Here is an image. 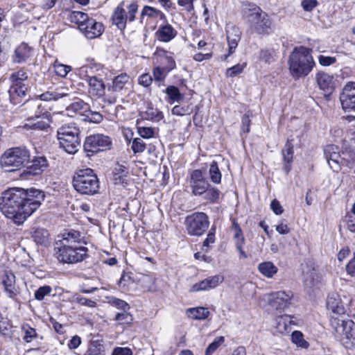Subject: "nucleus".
<instances>
[{"label":"nucleus","instance_id":"29","mask_svg":"<svg viewBox=\"0 0 355 355\" xmlns=\"http://www.w3.org/2000/svg\"><path fill=\"white\" fill-rule=\"evenodd\" d=\"M129 173L128 168L119 163L116 164L113 170V181L115 184H122Z\"/></svg>","mask_w":355,"mask_h":355},{"label":"nucleus","instance_id":"8","mask_svg":"<svg viewBox=\"0 0 355 355\" xmlns=\"http://www.w3.org/2000/svg\"><path fill=\"white\" fill-rule=\"evenodd\" d=\"M138 8L137 1H132L130 3L125 1H121L112 12L111 17L112 24L119 30L123 31L128 21L132 22L135 20Z\"/></svg>","mask_w":355,"mask_h":355},{"label":"nucleus","instance_id":"20","mask_svg":"<svg viewBox=\"0 0 355 355\" xmlns=\"http://www.w3.org/2000/svg\"><path fill=\"white\" fill-rule=\"evenodd\" d=\"M28 88V84L11 85L8 90L10 103L13 105L21 103L26 97Z\"/></svg>","mask_w":355,"mask_h":355},{"label":"nucleus","instance_id":"33","mask_svg":"<svg viewBox=\"0 0 355 355\" xmlns=\"http://www.w3.org/2000/svg\"><path fill=\"white\" fill-rule=\"evenodd\" d=\"M259 271L266 277L272 278L277 274L278 268L271 261H264L258 265Z\"/></svg>","mask_w":355,"mask_h":355},{"label":"nucleus","instance_id":"60","mask_svg":"<svg viewBox=\"0 0 355 355\" xmlns=\"http://www.w3.org/2000/svg\"><path fill=\"white\" fill-rule=\"evenodd\" d=\"M74 302H76V303H78L82 306H87L91 307V308L95 307L96 305V302H94L92 300L87 299L86 297H82L80 295H75L74 296Z\"/></svg>","mask_w":355,"mask_h":355},{"label":"nucleus","instance_id":"46","mask_svg":"<svg viewBox=\"0 0 355 355\" xmlns=\"http://www.w3.org/2000/svg\"><path fill=\"white\" fill-rule=\"evenodd\" d=\"M193 112V107L190 105H178L173 107L171 113L176 116L189 115Z\"/></svg>","mask_w":355,"mask_h":355},{"label":"nucleus","instance_id":"2","mask_svg":"<svg viewBox=\"0 0 355 355\" xmlns=\"http://www.w3.org/2000/svg\"><path fill=\"white\" fill-rule=\"evenodd\" d=\"M312 50L303 46L295 47L289 55L290 73L295 79L308 76L315 66Z\"/></svg>","mask_w":355,"mask_h":355},{"label":"nucleus","instance_id":"34","mask_svg":"<svg viewBox=\"0 0 355 355\" xmlns=\"http://www.w3.org/2000/svg\"><path fill=\"white\" fill-rule=\"evenodd\" d=\"M89 19L90 17L87 13L80 11H72L69 15L71 22L77 24L79 30Z\"/></svg>","mask_w":355,"mask_h":355},{"label":"nucleus","instance_id":"64","mask_svg":"<svg viewBox=\"0 0 355 355\" xmlns=\"http://www.w3.org/2000/svg\"><path fill=\"white\" fill-rule=\"evenodd\" d=\"M71 70V67L68 65L60 64L55 66V73L61 77H65Z\"/></svg>","mask_w":355,"mask_h":355},{"label":"nucleus","instance_id":"37","mask_svg":"<svg viewBox=\"0 0 355 355\" xmlns=\"http://www.w3.org/2000/svg\"><path fill=\"white\" fill-rule=\"evenodd\" d=\"M10 80L12 83L11 85L27 84L28 75L26 71L21 69L17 71L13 72L10 76Z\"/></svg>","mask_w":355,"mask_h":355},{"label":"nucleus","instance_id":"28","mask_svg":"<svg viewBox=\"0 0 355 355\" xmlns=\"http://www.w3.org/2000/svg\"><path fill=\"white\" fill-rule=\"evenodd\" d=\"M130 77L125 73H123L116 76L112 81V85L108 86V90L114 92H119L122 91L125 85L129 82Z\"/></svg>","mask_w":355,"mask_h":355},{"label":"nucleus","instance_id":"56","mask_svg":"<svg viewBox=\"0 0 355 355\" xmlns=\"http://www.w3.org/2000/svg\"><path fill=\"white\" fill-rule=\"evenodd\" d=\"M131 148L134 153H141L145 150L146 144L141 138H135L132 141Z\"/></svg>","mask_w":355,"mask_h":355},{"label":"nucleus","instance_id":"45","mask_svg":"<svg viewBox=\"0 0 355 355\" xmlns=\"http://www.w3.org/2000/svg\"><path fill=\"white\" fill-rule=\"evenodd\" d=\"M293 145L291 141L288 140L282 150L284 161L291 164L293 162Z\"/></svg>","mask_w":355,"mask_h":355},{"label":"nucleus","instance_id":"42","mask_svg":"<svg viewBox=\"0 0 355 355\" xmlns=\"http://www.w3.org/2000/svg\"><path fill=\"white\" fill-rule=\"evenodd\" d=\"M164 92L168 95L170 100L174 101H181L184 98V95L182 94L179 89L173 85L167 87Z\"/></svg>","mask_w":355,"mask_h":355},{"label":"nucleus","instance_id":"40","mask_svg":"<svg viewBox=\"0 0 355 355\" xmlns=\"http://www.w3.org/2000/svg\"><path fill=\"white\" fill-rule=\"evenodd\" d=\"M220 191L214 187H210L207 188L205 194L204 198L209 201L211 203H218L220 196Z\"/></svg>","mask_w":355,"mask_h":355},{"label":"nucleus","instance_id":"31","mask_svg":"<svg viewBox=\"0 0 355 355\" xmlns=\"http://www.w3.org/2000/svg\"><path fill=\"white\" fill-rule=\"evenodd\" d=\"M89 108V105L80 98H76L73 102L70 103L67 107V111L69 113H79L81 116L82 114H85Z\"/></svg>","mask_w":355,"mask_h":355},{"label":"nucleus","instance_id":"23","mask_svg":"<svg viewBox=\"0 0 355 355\" xmlns=\"http://www.w3.org/2000/svg\"><path fill=\"white\" fill-rule=\"evenodd\" d=\"M86 80L89 87V93L92 96L101 97L105 94V85L101 78L96 76H88Z\"/></svg>","mask_w":355,"mask_h":355},{"label":"nucleus","instance_id":"7","mask_svg":"<svg viewBox=\"0 0 355 355\" xmlns=\"http://www.w3.org/2000/svg\"><path fill=\"white\" fill-rule=\"evenodd\" d=\"M73 187L80 194L92 196L99 189L97 175L91 168L80 170L73 177Z\"/></svg>","mask_w":355,"mask_h":355},{"label":"nucleus","instance_id":"38","mask_svg":"<svg viewBox=\"0 0 355 355\" xmlns=\"http://www.w3.org/2000/svg\"><path fill=\"white\" fill-rule=\"evenodd\" d=\"M169 72L166 71L162 67H156L153 69V75L155 83L158 87L164 85V82Z\"/></svg>","mask_w":355,"mask_h":355},{"label":"nucleus","instance_id":"51","mask_svg":"<svg viewBox=\"0 0 355 355\" xmlns=\"http://www.w3.org/2000/svg\"><path fill=\"white\" fill-rule=\"evenodd\" d=\"M49 233L44 229H37L33 234L34 241L39 244H44L47 241Z\"/></svg>","mask_w":355,"mask_h":355},{"label":"nucleus","instance_id":"57","mask_svg":"<svg viewBox=\"0 0 355 355\" xmlns=\"http://www.w3.org/2000/svg\"><path fill=\"white\" fill-rule=\"evenodd\" d=\"M115 320L121 324H130L132 321V317L127 311H123L121 313H116Z\"/></svg>","mask_w":355,"mask_h":355},{"label":"nucleus","instance_id":"13","mask_svg":"<svg viewBox=\"0 0 355 355\" xmlns=\"http://www.w3.org/2000/svg\"><path fill=\"white\" fill-rule=\"evenodd\" d=\"M325 158L330 168L335 172H338L343 166L342 152L335 145H327L324 149Z\"/></svg>","mask_w":355,"mask_h":355},{"label":"nucleus","instance_id":"44","mask_svg":"<svg viewBox=\"0 0 355 355\" xmlns=\"http://www.w3.org/2000/svg\"><path fill=\"white\" fill-rule=\"evenodd\" d=\"M343 166L351 167L355 163V150L351 148H345L342 151Z\"/></svg>","mask_w":355,"mask_h":355},{"label":"nucleus","instance_id":"30","mask_svg":"<svg viewBox=\"0 0 355 355\" xmlns=\"http://www.w3.org/2000/svg\"><path fill=\"white\" fill-rule=\"evenodd\" d=\"M32 49L25 43H21L15 51L14 61L17 62H25L31 56Z\"/></svg>","mask_w":355,"mask_h":355},{"label":"nucleus","instance_id":"55","mask_svg":"<svg viewBox=\"0 0 355 355\" xmlns=\"http://www.w3.org/2000/svg\"><path fill=\"white\" fill-rule=\"evenodd\" d=\"M246 67V63L237 64L226 70L225 75L227 77H234L241 73Z\"/></svg>","mask_w":355,"mask_h":355},{"label":"nucleus","instance_id":"39","mask_svg":"<svg viewBox=\"0 0 355 355\" xmlns=\"http://www.w3.org/2000/svg\"><path fill=\"white\" fill-rule=\"evenodd\" d=\"M83 120L86 122L100 123L103 119V115L98 112H94L90 110V107L85 114H82Z\"/></svg>","mask_w":355,"mask_h":355},{"label":"nucleus","instance_id":"63","mask_svg":"<svg viewBox=\"0 0 355 355\" xmlns=\"http://www.w3.org/2000/svg\"><path fill=\"white\" fill-rule=\"evenodd\" d=\"M250 119L249 112L245 113L241 119V132L248 133L250 127Z\"/></svg>","mask_w":355,"mask_h":355},{"label":"nucleus","instance_id":"27","mask_svg":"<svg viewBox=\"0 0 355 355\" xmlns=\"http://www.w3.org/2000/svg\"><path fill=\"white\" fill-rule=\"evenodd\" d=\"M177 31L170 24L160 26L155 35L158 40L168 42L177 35Z\"/></svg>","mask_w":355,"mask_h":355},{"label":"nucleus","instance_id":"36","mask_svg":"<svg viewBox=\"0 0 355 355\" xmlns=\"http://www.w3.org/2000/svg\"><path fill=\"white\" fill-rule=\"evenodd\" d=\"M142 117L147 120L159 121L164 118L163 113L157 108L148 106L147 110L143 113Z\"/></svg>","mask_w":355,"mask_h":355},{"label":"nucleus","instance_id":"49","mask_svg":"<svg viewBox=\"0 0 355 355\" xmlns=\"http://www.w3.org/2000/svg\"><path fill=\"white\" fill-rule=\"evenodd\" d=\"M276 53L273 49H264L260 51L259 58L266 63H271L275 60Z\"/></svg>","mask_w":355,"mask_h":355},{"label":"nucleus","instance_id":"47","mask_svg":"<svg viewBox=\"0 0 355 355\" xmlns=\"http://www.w3.org/2000/svg\"><path fill=\"white\" fill-rule=\"evenodd\" d=\"M291 340L297 347L307 348L309 343L304 339L302 333L300 331H294L291 334Z\"/></svg>","mask_w":355,"mask_h":355},{"label":"nucleus","instance_id":"61","mask_svg":"<svg viewBox=\"0 0 355 355\" xmlns=\"http://www.w3.org/2000/svg\"><path fill=\"white\" fill-rule=\"evenodd\" d=\"M153 78L149 73H143L138 78V83L140 85L148 87L153 83Z\"/></svg>","mask_w":355,"mask_h":355},{"label":"nucleus","instance_id":"12","mask_svg":"<svg viewBox=\"0 0 355 355\" xmlns=\"http://www.w3.org/2000/svg\"><path fill=\"white\" fill-rule=\"evenodd\" d=\"M342 108L345 112H355V82H347L340 94Z\"/></svg>","mask_w":355,"mask_h":355},{"label":"nucleus","instance_id":"25","mask_svg":"<svg viewBox=\"0 0 355 355\" xmlns=\"http://www.w3.org/2000/svg\"><path fill=\"white\" fill-rule=\"evenodd\" d=\"M155 55L159 58V62L163 65L162 67L166 71L170 72L176 67V63L173 58V53L166 51L162 49H157Z\"/></svg>","mask_w":355,"mask_h":355},{"label":"nucleus","instance_id":"17","mask_svg":"<svg viewBox=\"0 0 355 355\" xmlns=\"http://www.w3.org/2000/svg\"><path fill=\"white\" fill-rule=\"evenodd\" d=\"M291 297L284 291L272 293L268 295V301L272 308L277 311L284 310L290 304Z\"/></svg>","mask_w":355,"mask_h":355},{"label":"nucleus","instance_id":"54","mask_svg":"<svg viewBox=\"0 0 355 355\" xmlns=\"http://www.w3.org/2000/svg\"><path fill=\"white\" fill-rule=\"evenodd\" d=\"M162 14V12L159 10L155 9L153 7L149 6H145L141 10L140 17L142 19L144 16H148L151 18L157 17L159 15Z\"/></svg>","mask_w":355,"mask_h":355},{"label":"nucleus","instance_id":"48","mask_svg":"<svg viewBox=\"0 0 355 355\" xmlns=\"http://www.w3.org/2000/svg\"><path fill=\"white\" fill-rule=\"evenodd\" d=\"M21 330L24 334L23 339L26 343H31L37 336L36 330L34 328L31 327L28 324H23L21 326Z\"/></svg>","mask_w":355,"mask_h":355},{"label":"nucleus","instance_id":"32","mask_svg":"<svg viewBox=\"0 0 355 355\" xmlns=\"http://www.w3.org/2000/svg\"><path fill=\"white\" fill-rule=\"evenodd\" d=\"M63 89V88H58L53 92L48 91L44 92L40 96H38L37 98L38 99V101L40 100L44 101H57L59 98L70 96V94L64 92Z\"/></svg>","mask_w":355,"mask_h":355},{"label":"nucleus","instance_id":"3","mask_svg":"<svg viewBox=\"0 0 355 355\" xmlns=\"http://www.w3.org/2000/svg\"><path fill=\"white\" fill-rule=\"evenodd\" d=\"M242 12L244 19L258 34L268 35L272 31V21L269 15L256 4L243 3Z\"/></svg>","mask_w":355,"mask_h":355},{"label":"nucleus","instance_id":"59","mask_svg":"<svg viewBox=\"0 0 355 355\" xmlns=\"http://www.w3.org/2000/svg\"><path fill=\"white\" fill-rule=\"evenodd\" d=\"M26 127H29V128L32 130L44 131L50 128V125L48 122L40 120L31 125L26 124Z\"/></svg>","mask_w":355,"mask_h":355},{"label":"nucleus","instance_id":"24","mask_svg":"<svg viewBox=\"0 0 355 355\" xmlns=\"http://www.w3.org/2000/svg\"><path fill=\"white\" fill-rule=\"evenodd\" d=\"M327 306L334 313L338 314L337 317L342 316L343 318H345L344 314L346 311V307L337 294H331L327 297Z\"/></svg>","mask_w":355,"mask_h":355},{"label":"nucleus","instance_id":"53","mask_svg":"<svg viewBox=\"0 0 355 355\" xmlns=\"http://www.w3.org/2000/svg\"><path fill=\"white\" fill-rule=\"evenodd\" d=\"M63 237L68 239V241L72 240L78 243L83 244L85 243L83 241V236H81V234L76 230H71L69 232L64 234Z\"/></svg>","mask_w":355,"mask_h":355},{"label":"nucleus","instance_id":"41","mask_svg":"<svg viewBox=\"0 0 355 355\" xmlns=\"http://www.w3.org/2000/svg\"><path fill=\"white\" fill-rule=\"evenodd\" d=\"M209 178L214 184H219L221 182L222 174L218 166L217 162H213L209 169Z\"/></svg>","mask_w":355,"mask_h":355},{"label":"nucleus","instance_id":"19","mask_svg":"<svg viewBox=\"0 0 355 355\" xmlns=\"http://www.w3.org/2000/svg\"><path fill=\"white\" fill-rule=\"evenodd\" d=\"M223 276L217 275L209 277L198 283H196L191 288V292H198L202 291H209L217 287L223 281Z\"/></svg>","mask_w":355,"mask_h":355},{"label":"nucleus","instance_id":"50","mask_svg":"<svg viewBox=\"0 0 355 355\" xmlns=\"http://www.w3.org/2000/svg\"><path fill=\"white\" fill-rule=\"evenodd\" d=\"M12 326L9 321L0 316V333L6 338H11Z\"/></svg>","mask_w":355,"mask_h":355},{"label":"nucleus","instance_id":"43","mask_svg":"<svg viewBox=\"0 0 355 355\" xmlns=\"http://www.w3.org/2000/svg\"><path fill=\"white\" fill-rule=\"evenodd\" d=\"M86 355H104V346L98 340L89 343Z\"/></svg>","mask_w":355,"mask_h":355},{"label":"nucleus","instance_id":"22","mask_svg":"<svg viewBox=\"0 0 355 355\" xmlns=\"http://www.w3.org/2000/svg\"><path fill=\"white\" fill-rule=\"evenodd\" d=\"M241 32L240 29L234 26H231L227 28V38L229 46V53L224 55V60L232 54L238 46V43L241 40Z\"/></svg>","mask_w":355,"mask_h":355},{"label":"nucleus","instance_id":"5","mask_svg":"<svg viewBox=\"0 0 355 355\" xmlns=\"http://www.w3.org/2000/svg\"><path fill=\"white\" fill-rule=\"evenodd\" d=\"M30 151L25 146L7 149L1 155L0 164L7 171H15L26 166L30 162Z\"/></svg>","mask_w":355,"mask_h":355},{"label":"nucleus","instance_id":"58","mask_svg":"<svg viewBox=\"0 0 355 355\" xmlns=\"http://www.w3.org/2000/svg\"><path fill=\"white\" fill-rule=\"evenodd\" d=\"M225 341V338L223 336H219L216 338L211 343H210L207 348L206 349L205 352L208 354H213L214 352H215L219 346H220Z\"/></svg>","mask_w":355,"mask_h":355},{"label":"nucleus","instance_id":"9","mask_svg":"<svg viewBox=\"0 0 355 355\" xmlns=\"http://www.w3.org/2000/svg\"><path fill=\"white\" fill-rule=\"evenodd\" d=\"M184 225L188 234L200 236L209 228V217L204 212H194L185 218Z\"/></svg>","mask_w":355,"mask_h":355},{"label":"nucleus","instance_id":"35","mask_svg":"<svg viewBox=\"0 0 355 355\" xmlns=\"http://www.w3.org/2000/svg\"><path fill=\"white\" fill-rule=\"evenodd\" d=\"M188 315L194 320H205L208 318L209 311L204 307L191 308L187 310Z\"/></svg>","mask_w":355,"mask_h":355},{"label":"nucleus","instance_id":"15","mask_svg":"<svg viewBox=\"0 0 355 355\" xmlns=\"http://www.w3.org/2000/svg\"><path fill=\"white\" fill-rule=\"evenodd\" d=\"M315 81L325 96H330L335 89L336 80L332 75L324 71H318L315 74Z\"/></svg>","mask_w":355,"mask_h":355},{"label":"nucleus","instance_id":"11","mask_svg":"<svg viewBox=\"0 0 355 355\" xmlns=\"http://www.w3.org/2000/svg\"><path fill=\"white\" fill-rule=\"evenodd\" d=\"M86 247L58 248L56 252L58 259L64 263H76L85 259L87 257Z\"/></svg>","mask_w":355,"mask_h":355},{"label":"nucleus","instance_id":"14","mask_svg":"<svg viewBox=\"0 0 355 355\" xmlns=\"http://www.w3.org/2000/svg\"><path fill=\"white\" fill-rule=\"evenodd\" d=\"M190 184L192 193L196 196H202L210 185L203 175L202 172L198 169L193 171L191 173Z\"/></svg>","mask_w":355,"mask_h":355},{"label":"nucleus","instance_id":"6","mask_svg":"<svg viewBox=\"0 0 355 355\" xmlns=\"http://www.w3.org/2000/svg\"><path fill=\"white\" fill-rule=\"evenodd\" d=\"M80 130L75 123L62 125L57 131L59 145L69 154L76 153L80 146Z\"/></svg>","mask_w":355,"mask_h":355},{"label":"nucleus","instance_id":"10","mask_svg":"<svg viewBox=\"0 0 355 355\" xmlns=\"http://www.w3.org/2000/svg\"><path fill=\"white\" fill-rule=\"evenodd\" d=\"M112 146V139L103 134H94L87 136L84 141V150L88 156L101 151L110 150Z\"/></svg>","mask_w":355,"mask_h":355},{"label":"nucleus","instance_id":"21","mask_svg":"<svg viewBox=\"0 0 355 355\" xmlns=\"http://www.w3.org/2000/svg\"><path fill=\"white\" fill-rule=\"evenodd\" d=\"M42 104L37 98L26 101L21 106V111L26 112L28 116V121L39 118L42 114Z\"/></svg>","mask_w":355,"mask_h":355},{"label":"nucleus","instance_id":"4","mask_svg":"<svg viewBox=\"0 0 355 355\" xmlns=\"http://www.w3.org/2000/svg\"><path fill=\"white\" fill-rule=\"evenodd\" d=\"M330 324L336 339L345 348L355 347V323L352 320L331 316Z\"/></svg>","mask_w":355,"mask_h":355},{"label":"nucleus","instance_id":"18","mask_svg":"<svg viewBox=\"0 0 355 355\" xmlns=\"http://www.w3.org/2000/svg\"><path fill=\"white\" fill-rule=\"evenodd\" d=\"M31 163V165L24 170L21 176L26 178L31 175H40L49 166L48 161L44 156L35 157Z\"/></svg>","mask_w":355,"mask_h":355},{"label":"nucleus","instance_id":"52","mask_svg":"<svg viewBox=\"0 0 355 355\" xmlns=\"http://www.w3.org/2000/svg\"><path fill=\"white\" fill-rule=\"evenodd\" d=\"M52 291V288L49 285H44L39 287L34 293L35 299L42 301L46 295H49Z\"/></svg>","mask_w":355,"mask_h":355},{"label":"nucleus","instance_id":"16","mask_svg":"<svg viewBox=\"0 0 355 355\" xmlns=\"http://www.w3.org/2000/svg\"><path fill=\"white\" fill-rule=\"evenodd\" d=\"M80 31L89 40L99 37L104 32V26L101 22L90 17L85 26L80 27Z\"/></svg>","mask_w":355,"mask_h":355},{"label":"nucleus","instance_id":"26","mask_svg":"<svg viewBox=\"0 0 355 355\" xmlns=\"http://www.w3.org/2000/svg\"><path fill=\"white\" fill-rule=\"evenodd\" d=\"M2 284L8 297L15 299L17 296V289L15 288V275L12 271H5L2 277Z\"/></svg>","mask_w":355,"mask_h":355},{"label":"nucleus","instance_id":"1","mask_svg":"<svg viewBox=\"0 0 355 355\" xmlns=\"http://www.w3.org/2000/svg\"><path fill=\"white\" fill-rule=\"evenodd\" d=\"M44 197V192L36 189L10 188L2 193L0 209L15 224L21 225L40 207Z\"/></svg>","mask_w":355,"mask_h":355},{"label":"nucleus","instance_id":"62","mask_svg":"<svg viewBox=\"0 0 355 355\" xmlns=\"http://www.w3.org/2000/svg\"><path fill=\"white\" fill-rule=\"evenodd\" d=\"M336 62V58L331 56H325L320 55L318 56V62L320 65L324 67H328Z\"/></svg>","mask_w":355,"mask_h":355}]
</instances>
